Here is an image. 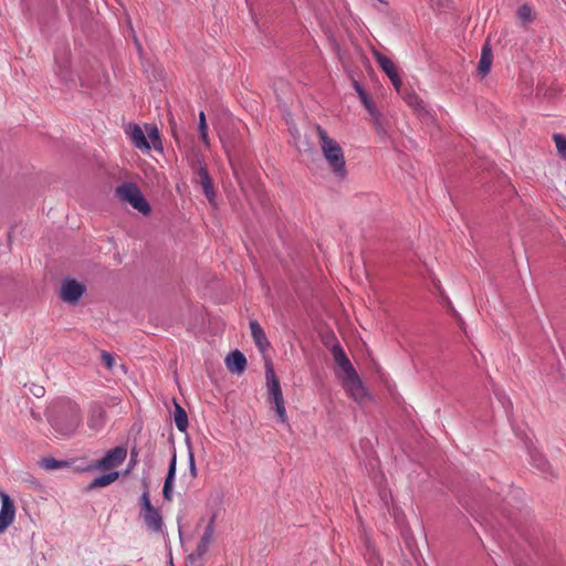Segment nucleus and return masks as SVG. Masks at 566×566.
I'll return each instance as SVG.
<instances>
[{
  "mask_svg": "<svg viewBox=\"0 0 566 566\" xmlns=\"http://www.w3.org/2000/svg\"><path fill=\"white\" fill-rule=\"evenodd\" d=\"M106 422V411L101 405H93L90 408L87 426L94 431H99Z\"/></svg>",
  "mask_w": 566,
  "mask_h": 566,
  "instance_id": "9b49d317",
  "label": "nucleus"
},
{
  "mask_svg": "<svg viewBox=\"0 0 566 566\" xmlns=\"http://www.w3.org/2000/svg\"><path fill=\"white\" fill-rule=\"evenodd\" d=\"M146 129H147L149 140L153 143V146L156 148L157 147L156 144L157 143L160 144V138H159V133H158L157 127L156 126H147Z\"/></svg>",
  "mask_w": 566,
  "mask_h": 566,
  "instance_id": "393cba45",
  "label": "nucleus"
},
{
  "mask_svg": "<svg viewBox=\"0 0 566 566\" xmlns=\"http://www.w3.org/2000/svg\"><path fill=\"white\" fill-rule=\"evenodd\" d=\"M41 467L45 470H57L64 467H67V462L59 461L54 458H44L41 461Z\"/></svg>",
  "mask_w": 566,
  "mask_h": 566,
  "instance_id": "5701e85b",
  "label": "nucleus"
},
{
  "mask_svg": "<svg viewBox=\"0 0 566 566\" xmlns=\"http://www.w3.org/2000/svg\"><path fill=\"white\" fill-rule=\"evenodd\" d=\"M53 429L62 436H72L82 423L81 409L77 403L65 400L60 402L50 417Z\"/></svg>",
  "mask_w": 566,
  "mask_h": 566,
  "instance_id": "f257e3e1",
  "label": "nucleus"
},
{
  "mask_svg": "<svg viewBox=\"0 0 566 566\" xmlns=\"http://www.w3.org/2000/svg\"><path fill=\"white\" fill-rule=\"evenodd\" d=\"M275 410H276V413H277L280 420L282 422H286L287 421V416H286V411H285L284 405H280V406L275 407Z\"/></svg>",
  "mask_w": 566,
  "mask_h": 566,
  "instance_id": "7c9ffc66",
  "label": "nucleus"
},
{
  "mask_svg": "<svg viewBox=\"0 0 566 566\" xmlns=\"http://www.w3.org/2000/svg\"><path fill=\"white\" fill-rule=\"evenodd\" d=\"M0 497L2 502L0 510V533H2L13 522L15 516V507L7 493L0 492Z\"/></svg>",
  "mask_w": 566,
  "mask_h": 566,
  "instance_id": "6e6552de",
  "label": "nucleus"
},
{
  "mask_svg": "<svg viewBox=\"0 0 566 566\" xmlns=\"http://www.w3.org/2000/svg\"><path fill=\"white\" fill-rule=\"evenodd\" d=\"M360 101L361 103L364 104L365 107H369L370 105H373L374 103L369 99V97L367 96V94L365 92H360Z\"/></svg>",
  "mask_w": 566,
  "mask_h": 566,
  "instance_id": "72a5a7b5",
  "label": "nucleus"
},
{
  "mask_svg": "<svg viewBox=\"0 0 566 566\" xmlns=\"http://www.w3.org/2000/svg\"><path fill=\"white\" fill-rule=\"evenodd\" d=\"M516 14L523 24L531 23L534 20L533 10L528 4L521 6Z\"/></svg>",
  "mask_w": 566,
  "mask_h": 566,
  "instance_id": "4be33fe9",
  "label": "nucleus"
},
{
  "mask_svg": "<svg viewBox=\"0 0 566 566\" xmlns=\"http://www.w3.org/2000/svg\"><path fill=\"white\" fill-rule=\"evenodd\" d=\"M193 170L197 176V182L201 185L203 193L206 195L209 202H213L216 192L212 185V179L208 172L206 165L201 160H197L193 164Z\"/></svg>",
  "mask_w": 566,
  "mask_h": 566,
  "instance_id": "423d86ee",
  "label": "nucleus"
},
{
  "mask_svg": "<svg viewBox=\"0 0 566 566\" xmlns=\"http://www.w3.org/2000/svg\"><path fill=\"white\" fill-rule=\"evenodd\" d=\"M360 101L361 103L364 104L365 107H369L370 105H373L374 103L369 99V97L367 96V94L365 92H360Z\"/></svg>",
  "mask_w": 566,
  "mask_h": 566,
  "instance_id": "f704fd0d",
  "label": "nucleus"
},
{
  "mask_svg": "<svg viewBox=\"0 0 566 566\" xmlns=\"http://www.w3.org/2000/svg\"><path fill=\"white\" fill-rule=\"evenodd\" d=\"M198 130H199V135H200V139L201 142L203 143V145L206 147H209L210 146V138H209V135H208V125H198Z\"/></svg>",
  "mask_w": 566,
  "mask_h": 566,
  "instance_id": "bb28decb",
  "label": "nucleus"
},
{
  "mask_svg": "<svg viewBox=\"0 0 566 566\" xmlns=\"http://www.w3.org/2000/svg\"><path fill=\"white\" fill-rule=\"evenodd\" d=\"M266 380H268V388L269 392L273 399V402L275 407L280 405H284V398L281 390L280 381L275 376V373L273 370L272 364H266V371H265Z\"/></svg>",
  "mask_w": 566,
  "mask_h": 566,
  "instance_id": "1a4fd4ad",
  "label": "nucleus"
},
{
  "mask_svg": "<svg viewBox=\"0 0 566 566\" xmlns=\"http://www.w3.org/2000/svg\"><path fill=\"white\" fill-rule=\"evenodd\" d=\"M140 505H142V511L140 512H146L148 510H151L154 509L155 506L151 504L150 502V497H149V492L148 491H145L143 494H142V497H140Z\"/></svg>",
  "mask_w": 566,
  "mask_h": 566,
  "instance_id": "a878e982",
  "label": "nucleus"
},
{
  "mask_svg": "<svg viewBox=\"0 0 566 566\" xmlns=\"http://www.w3.org/2000/svg\"><path fill=\"white\" fill-rule=\"evenodd\" d=\"M316 132L322 153L328 164V167L336 177L340 179L345 178L347 170L344 151L340 145L335 139L331 138L321 126L316 127Z\"/></svg>",
  "mask_w": 566,
  "mask_h": 566,
  "instance_id": "f03ea898",
  "label": "nucleus"
},
{
  "mask_svg": "<svg viewBox=\"0 0 566 566\" xmlns=\"http://www.w3.org/2000/svg\"><path fill=\"white\" fill-rule=\"evenodd\" d=\"M493 61L492 50L489 43H485L481 50V57L478 64V71L482 76H485L491 69Z\"/></svg>",
  "mask_w": 566,
  "mask_h": 566,
  "instance_id": "a211bd4d",
  "label": "nucleus"
},
{
  "mask_svg": "<svg viewBox=\"0 0 566 566\" xmlns=\"http://www.w3.org/2000/svg\"><path fill=\"white\" fill-rule=\"evenodd\" d=\"M389 78H390V81H391L392 85L395 86V88L399 92V90H400V87H401V85H402V82H401V80H400V77H399V74H398V73H396V74H395V77H394V75H392V76H390Z\"/></svg>",
  "mask_w": 566,
  "mask_h": 566,
  "instance_id": "473e14b6",
  "label": "nucleus"
},
{
  "mask_svg": "<svg viewBox=\"0 0 566 566\" xmlns=\"http://www.w3.org/2000/svg\"><path fill=\"white\" fill-rule=\"evenodd\" d=\"M85 285L75 280H65L61 286V298L71 305L78 303L85 292Z\"/></svg>",
  "mask_w": 566,
  "mask_h": 566,
  "instance_id": "0eeeda50",
  "label": "nucleus"
},
{
  "mask_svg": "<svg viewBox=\"0 0 566 566\" xmlns=\"http://www.w3.org/2000/svg\"><path fill=\"white\" fill-rule=\"evenodd\" d=\"M102 359H103L104 364L106 365V367H107L108 369H112V368H113V365H114V358H113V356H112L109 353H107V352H103V353H102Z\"/></svg>",
  "mask_w": 566,
  "mask_h": 566,
  "instance_id": "c756f323",
  "label": "nucleus"
},
{
  "mask_svg": "<svg viewBox=\"0 0 566 566\" xmlns=\"http://www.w3.org/2000/svg\"><path fill=\"white\" fill-rule=\"evenodd\" d=\"M366 109L369 113L373 122L377 125L379 123L380 113L377 111L375 104L370 105L369 107H366Z\"/></svg>",
  "mask_w": 566,
  "mask_h": 566,
  "instance_id": "cd10ccee",
  "label": "nucleus"
},
{
  "mask_svg": "<svg viewBox=\"0 0 566 566\" xmlns=\"http://www.w3.org/2000/svg\"><path fill=\"white\" fill-rule=\"evenodd\" d=\"M375 57L380 69L387 74L388 77L392 75L395 76V74L398 73L395 63L389 57L379 52L375 53Z\"/></svg>",
  "mask_w": 566,
  "mask_h": 566,
  "instance_id": "aec40b11",
  "label": "nucleus"
},
{
  "mask_svg": "<svg viewBox=\"0 0 566 566\" xmlns=\"http://www.w3.org/2000/svg\"><path fill=\"white\" fill-rule=\"evenodd\" d=\"M546 464H547V463H546L545 461H542V464H538V467H539L542 470H544V468L546 467Z\"/></svg>",
  "mask_w": 566,
  "mask_h": 566,
  "instance_id": "58836bf2",
  "label": "nucleus"
},
{
  "mask_svg": "<svg viewBox=\"0 0 566 566\" xmlns=\"http://www.w3.org/2000/svg\"><path fill=\"white\" fill-rule=\"evenodd\" d=\"M140 515L149 531L154 533H160L163 531L164 521L158 509L154 507L146 512H140Z\"/></svg>",
  "mask_w": 566,
  "mask_h": 566,
  "instance_id": "ddd939ff",
  "label": "nucleus"
},
{
  "mask_svg": "<svg viewBox=\"0 0 566 566\" xmlns=\"http://www.w3.org/2000/svg\"><path fill=\"white\" fill-rule=\"evenodd\" d=\"M355 88H356V91H357V93H358V95H359V96H360V92H365V91L360 87V85H359L358 83H355Z\"/></svg>",
  "mask_w": 566,
  "mask_h": 566,
  "instance_id": "4c0bfd02",
  "label": "nucleus"
},
{
  "mask_svg": "<svg viewBox=\"0 0 566 566\" xmlns=\"http://www.w3.org/2000/svg\"><path fill=\"white\" fill-rule=\"evenodd\" d=\"M127 457V450L124 447H116L106 452V454L98 460L95 464V469L109 471L119 467Z\"/></svg>",
  "mask_w": 566,
  "mask_h": 566,
  "instance_id": "39448f33",
  "label": "nucleus"
},
{
  "mask_svg": "<svg viewBox=\"0 0 566 566\" xmlns=\"http://www.w3.org/2000/svg\"><path fill=\"white\" fill-rule=\"evenodd\" d=\"M189 470H190L191 476L193 479L197 478L198 472H197L195 455H193L192 451H189Z\"/></svg>",
  "mask_w": 566,
  "mask_h": 566,
  "instance_id": "c85d7f7f",
  "label": "nucleus"
},
{
  "mask_svg": "<svg viewBox=\"0 0 566 566\" xmlns=\"http://www.w3.org/2000/svg\"><path fill=\"white\" fill-rule=\"evenodd\" d=\"M406 102L408 103V105L412 106V107H417L419 106V98L417 95L415 94H408L406 97H405Z\"/></svg>",
  "mask_w": 566,
  "mask_h": 566,
  "instance_id": "2f4dec72",
  "label": "nucleus"
},
{
  "mask_svg": "<svg viewBox=\"0 0 566 566\" xmlns=\"http://www.w3.org/2000/svg\"><path fill=\"white\" fill-rule=\"evenodd\" d=\"M226 366L232 373L242 374L247 367L245 356L234 350L226 357Z\"/></svg>",
  "mask_w": 566,
  "mask_h": 566,
  "instance_id": "dca6fc26",
  "label": "nucleus"
},
{
  "mask_svg": "<svg viewBox=\"0 0 566 566\" xmlns=\"http://www.w3.org/2000/svg\"><path fill=\"white\" fill-rule=\"evenodd\" d=\"M331 352H332L335 363L342 369L343 376H347V375L356 371L355 368L353 367L350 360L348 359L346 353L344 352V349L342 348V346L338 343L333 345V347L331 348Z\"/></svg>",
  "mask_w": 566,
  "mask_h": 566,
  "instance_id": "f8f14e48",
  "label": "nucleus"
},
{
  "mask_svg": "<svg viewBox=\"0 0 566 566\" xmlns=\"http://www.w3.org/2000/svg\"><path fill=\"white\" fill-rule=\"evenodd\" d=\"M553 139L559 156L566 159V138L560 134H555Z\"/></svg>",
  "mask_w": 566,
  "mask_h": 566,
  "instance_id": "b1692460",
  "label": "nucleus"
},
{
  "mask_svg": "<svg viewBox=\"0 0 566 566\" xmlns=\"http://www.w3.org/2000/svg\"><path fill=\"white\" fill-rule=\"evenodd\" d=\"M119 200L128 202L134 209L143 214L150 212V206L144 198L139 188L133 182H126L118 186L115 190Z\"/></svg>",
  "mask_w": 566,
  "mask_h": 566,
  "instance_id": "7ed1b4c3",
  "label": "nucleus"
},
{
  "mask_svg": "<svg viewBox=\"0 0 566 566\" xmlns=\"http://www.w3.org/2000/svg\"><path fill=\"white\" fill-rule=\"evenodd\" d=\"M126 135L130 138L133 145L140 149L148 151L150 149V144L145 136L144 130L137 124H130L125 128Z\"/></svg>",
  "mask_w": 566,
  "mask_h": 566,
  "instance_id": "9d476101",
  "label": "nucleus"
},
{
  "mask_svg": "<svg viewBox=\"0 0 566 566\" xmlns=\"http://www.w3.org/2000/svg\"><path fill=\"white\" fill-rule=\"evenodd\" d=\"M213 534H214V517H212L210 520V522L208 523V525L205 528V532H203L200 541L197 544L196 553H197L198 557L203 556L208 552L211 543L213 542Z\"/></svg>",
  "mask_w": 566,
  "mask_h": 566,
  "instance_id": "4468645a",
  "label": "nucleus"
},
{
  "mask_svg": "<svg viewBox=\"0 0 566 566\" xmlns=\"http://www.w3.org/2000/svg\"><path fill=\"white\" fill-rule=\"evenodd\" d=\"M250 329H251V335H252V338H253L256 347L261 352H265L268 349V347L270 346V343L266 338V335H265L263 328L260 326V324L256 321H251Z\"/></svg>",
  "mask_w": 566,
  "mask_h": 566,
  "instance_id": "f3484780",
  "label": "nucleus"
},
{
  "mask_svg": "<svg viewBox=\"0 0 566 566\" xmlns=\"http://www.w3.org/2000/svg\"><path fill=\"white\" fill-rule=\"evenodd\" d=\"M43 392H44V388H43V387H39V388L36 389V391H34V395H35V396H38V397H40L41 395H43Z\"/></svg>",
  "mask_w": 566,
  "mask_h": 566,
  "instance_id": "e433bc0d",
  "label": "nucleus"
},
{
  "mask_svg": "<svg viewBox=\"0 0 566 566\" xmlns=\"http://www.w3.org/2000/svg\"><path fill=\"white\" fill-rule=\"evenodd\" d=\"M342 386L346 394L359 405H364L370 400V395L364 386L357 371L347 376H342Z\"/></svg>",
  "mask_w": 566,
  "mask_h": 566,
  "instance_id": "20e7f679",
  "label": "nucleus"
},
{
  "mask_svg": "<svg viewBox=\"0 0 566 566\" xmlns=\"http://www.w3.org/2000/svg\"><path fill=\"white\" fill-rule=\"evenodd\" d=\"M118 478H119V472H117V471H113V472L103 474L98 478H95L91 482L90 488L95 489V488L107 486V485L112 484L113 482H115Z\"/></svg>",
  "mask_w": 566,
  "mask_h": 566,
  "instance_id": "412c9836",
  "label": "nucleus"
},
{
  "mask_svg": "<svg viewBox=\"0 0 566 566\" xmlns=\"http://www.w3.org/2000/svg\"><path fill=\"white\" fill-rule=\"evenodd\" d=\"M176 470H177V455L176 453L172 454L167 476L165 479L164 488H163V495L164 499L167 501L172 500V489H174V481L176 476Z\"/></svg>",
  "mask_w": 566,
  "mask_h": 566,
  "instance_id": "2eb2a0df",
  "label": "nucleus"
},
{
  "mask_svg": "<svg viewBox=\"0 0 566 566\" xmlns=\"http://www.w3.org/2000/svg\"><path fill=\"white\" fill-rule=\"evenodd\" d=\"M198 125H207V122H206V115L203 112H200L199 113V124Z\"/></svg>",
  "mask_w": 566,
  "mask_h": 566,
  "instance_id": "c9c22d12",
  "label": "nucleus"
},
{
  "mask_svg": "<svg viewBox=\"0 0 566 566\" xmlns=\"http://www.w3.org/2000/svg\"><path fill=\"white\" fill-rule=\"evenodd\" d=\"M378 1L381 2V3H386L384 0H378Z\"/></svg>",
  "mask_w": 566,
  "mask_h": 566,
  "instance_id": "ea45409f",
  "label": "nucleus"
},
{
  "mask_svg": "<svg viewBox=\"0 0 566 566\" xmlns=\"http://www.w3.org/2000/svg\"><path fill=\"white\" fill-rule=\"evenodd\" d=\"M174 420L177 429L181 432H186L188 428V416L186 410L176 401H174Z\"/></svg>",
  "mask_w": 566,
  "mask_h": 566,
  "instance_id": "6ab92c4d",
  "label": "nucleus"
}]
</instances>
